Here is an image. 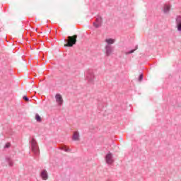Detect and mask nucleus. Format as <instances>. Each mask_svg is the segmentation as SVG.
Here are the masks:
<instances>
[{
    "label": "nucleus",
    "instance_id": "nucleus-3",
    "mask_svg": "<svg viewBox=\"0 0 181 181\" xmlns=\"http://www.w3.org/2000/svg\"><path fill=\"white\" fill-rule=\"evenodd\" d=\"M106 163H108L109 165H111L114 162V160L112 159V153H109L106 155L105 157Z\"/></svg>",
    "mask_w": 181,
    "mask_h": 181
},
{
    "label": "nucleus",
    "instance_id": "nucleus-6",
    "mask_svg": "<svg viewBox=\"0 0 181 181\" xmlns=\"http://www.w3.org/2000/svg\"><path fill=\"white\" fill-rule=\"evenodd\" d=\"M102 23H103V19L97 18L95 22L93 23V26H95V28H100V26H101Z\"/></svg>",
    "mask_w": 181,
    "mask_h": 181
},
{
    "label": "nucleus",
    "instance_id": "nucleus-13",
    "mask_svg": "<svg viewBox=\"0 0 181 181\" xmlns=\"http://www.w3.org/2000/svg\"><path fill=\"white\" fill-rule=\"evenodd\" d=\"M23 100H25V101H27V102L29 101V98L26 96L23 97Z\"/></svg>",
    "mask_w": 181,
    "mask_h": 181
},
{
    "label": "nucleus",
    "instance_id": "nucleus-15",
    "mask_svg": "<svg viewBox=\"0 0 181 181\" xmlns=\"http://www.w3.org/2000/svg\"><path fill=\"white\" fill-rule=\"evenodd\" d=\"M143 77H144V76H142V74H141L140 76H139V81H141V80H142Z\"/></svg>",
    "mask_w": 181,
    "mask_h": 181
},
{
    "label": "nucleus",
    "instance_id": "nucleus-5",
    "mask_svg": "<svg viewBox=\"0 0 181 181\" xmlns=\"http://www.w3.org/2000/svg\"><path fill=\"white\" fill-rule=\"evenodd\" d=\"M41 177L42 180H47V179H49V175H47V171L46 170H43L41 172Z\"/></svg>",
    "mask_w": 181,
    "mask_h": 181
},
{
    "label": "nucleus",
    "instance_id": "nucleus-10",
    "mask_svg": "<svg viewBox=\"0 0 181 181\" xmlns=\"http://www.w3.org/2000/svg\"><path fill=\"white\" fill-rule=\"evenodd\" d=\"M169 11H170V6L169 5L164 6V12L167 13V12H169Z\"/></svg>",
    "mask_w": 181,
    "mask_h": 181
},
{
    "label": "nucleus",
    "instance_id": "nucleus-11",
    "mask_svg": "<svg viewBox=\"0 0 181 181\" xmlns=\"http://www.w3.org/2000/svg\"><path fill=\"white\" fill-rule=\"evenodd\" d=\"M35 119L37 121V122H42V117L38 114L35 115Z\"/></svg>",
    "mask_w": 181,
    "mask_h": 181
},
{
    "label": "nucleus",
    "instance_id": "nucleus-1",
    "mask_svg": "<svg viewBox=\"0 0 181 181\" xmlns=\"http://www.w3.org/2000/svg\"><path fill=\"white\" fill-rule=\"evenodd\" d=\"M66 44L64 45L65 47H73L74 45L77 43V35H74L73 36H68L67 37Z\"/></svg>",
    "mask_w": 181,
    "mask_h": 181
},
{
    "label": "nucleus",
    "instance_id": "nucleus-2",
    "mask_svg": "<svg viewBox=\"0 0 181 181\" xmlns=\"http://www.w3.org/2000/svg\"><path fill=\"white\" fill-rule=\"evenodd\" d=\"M31 151L35 155H39V153H40L37 141H36L35 139H32L31 140Z\"/></svg>",
    "mask_w": 181,
    "mask_h": 181
},
{
    "label": "nucleus",
    "instance_id": "nucleus-9",
    "mask_svg": "<svg viewBox=\"0 0 181 181\" xmlns=\"http://www.w3.org/2000/svg\"><path fill=\"white\" fill-rule=\"evenodd\" d=\"M105 42L107 43V45H114V43H115V40L112 38H107L105 40Z\"/></svg>",
    "mask_w": 181,
    "mask_h": 181
},
{
    "label": "nucleus",
    "instance_id": "nucleus-7",
    "mask_svg": "<svg viewBox=\"0 0 181 181\" xmlns=\"http://www.w3.org/2000/svg\"><path fill=\"white\" fill-rule=\"evenodd\" d=\"M105 50L106 56H110L112 53V48L110 45L105 47Z\"/></svg>",
    "mask_w": 181,
    "mask_h": 181
},
{
    "label": "nucleus",
    "instance_id": "nucleus-14",
    "mask_svg": "<svg viewBox=\"0 0 181 181\" xmlns=\"http://www.w3.org/2000/svg\"><path fill=\"white\" fill-rule=\"evenodd\" d=\"M9 146H11V144L8 143L6 145V148H9Z\"/></svg>",
    "mask_w": 181,
    "mask_h": 181
},
{
    "label": "nucleus",
    "instance_id": "nucleus-8",
    "mask_svg": "<svg viewBox=\"0 0 181 181\" xmlns=\"http://www.w3.org/2000/svg\"><path fill=\"white\" fill-rule=\"evenodd\" d=\"M74 141H80V133L78 132H74L73 135Z\"/></svg>",
    "mask_w": 181,
    "mask_h": 181
},
{
    "label": "nucleus",
    "instance_id": "nucleus-12",
    "mask_svg": "<svg viewBox=\"0 0 181 181\" xmlns=\"http://www.w3.org/2000/svg\"><path fill=\"white\" fill-rule=\"evenodd\" d=\"M134 52H135V49H132L130 52H126V54H131L134 53Z\"/></svg>",
    "mask_w": 181,
    "mask_h": 181
},
{
    "label": "nucleus",
    "instance_id": "nucleus-4",
    "mask_svg": "<svg viewBox=\"0 0 181 181\" xmlns=\"http://www.w3.org/2000/svg\"><path fill=\"white\" fill-rule=\"evenodd\" d=\"M56 103H57L58 105H62L63 104V97L60 94H57L55 95Z\"/></svg>",
    "mask_w": 181,
    "mask_h": 181
}]
</instances>
